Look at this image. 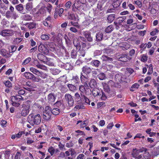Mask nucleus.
<instances>
[{"instance_id": "1", "label": "nucleus", "mask_w": 159, "mask_h": 159, "mask_svg": "<svg viewBox=\"0 0 159 159\" xmlns=\"http://www.w3.org/2000/svg\"><path fill=\"white\" fill-rule=\"evenodd\" d=\"M147 149L146 148H142L139 149H137L136 148H133L131 153L132 156L136 159H147L148 158V157L146 158L145 156L143 155L142 157V155H139L140 153L144 152H146Z\"/></svg>"}, {"instance_id": "2", "label": "nucleus", "mask_w": 159, "mask_h": 159, "mask_svg": "<svg viewBox=\"0 0 159 159\" xmlns=\"http://www.w3.org/2000/svg\"><path fill=\"white\" fill-rule=\"evenodd\" d=\"M75 100L77 102H82L85 101V103L89 105L90 104V101L89 99L84 94H81V96L77 92L75 94Z\"/></svg>"}, {"instance_id": "3", "label": "nucleus", "mask_w": 159, "mask_h": 159, "mask_svg": "<svg viewBox=\"0 0 159 159\" xmlns=\"http://www.w3.org/2000/svg\"><path fill=\"white\" fill-rule=\"evenodd\" d=\"M52 114L51 107L48 106L46 107L43 112V119L45 120H49L50 119Z\"/></svg>"}, {"instance_id": "4", "label": "nucleus", "mask_w": 159, "mask_h": 159, "mask_svg": "<svg viewBox=\"0 0 159 159\" xmlns=\"http://www.w3.org/2000/svg\"><path fill=\"white\" fill-rule=\"evenodd\" d=\"M79 89L80 91L83 94H84L87 95H89L91 93V90L87 84L84 85L80 86Z\"/></svg>"}, {"instance_id": "5", "label": "nucleus", "mask_w": 159, "mask_h": 159, "mask_svg": "<svg viewBox=\"0 0 159 159\" xmlns=\"http://www.w3.org/2000/svg\"><path fill=\"white\" fill-rule=\"evenodd\" d=\"M14 34L13 30L8 29L3 30L0 32V35L5 37L12 36Z\"/></svg>"}, {"instance_id": "6", "label": "nucleus", "mask_w": 159, "mask_h": 159, "mask_svg": "<svg viewBox=\"0 0 159 159\" xmlns=\"http://www.w3.org/2000/svg\"><path fill=\"white\" fill-rule=\"evenodd\" d=\"M117 58L119 61L126 62L130 61L132 58L128 54H122L119 55Z\"/></svg>"}, {"instance_id": "7", "label": "nucleus", "mask_w": 159, "mask_h": 159, "mask_svg": "<svg viewBox=\"0 0 159 159\" xmlns=\"http://www.w3.org/2000/svg\"><path fill=\"white\" fill-rule=\"evenodd\" d=\"M103 89L105 92L106 93V95H107V96H114L115 95V94L111 90L108 85L105 84L103 85Z\"/></svg>"}, {"instance_id": "8", "label": "nucleus", "mask_w": 159, "mask_h": 159, "mask_svg": "<svg viewBox=\"0 0 159 159\" xmlns=\"http://www.w3.org/2000/svg\"><path fill=\"white\" fill-rule=\"evenodd\" d=\"M65 97L69 106L70 107H72L74 104V100L71 95L69 94H66Z\"/></svg>"}, {"instance_id": "9", "label": "nucleus", "mask_w": 159, "mask_h": 159, "mask_svg": "<svg viewBox=\"0 0 159 159\" xmlns=\"http://www.w3.org/2000/svg\"><path fill=\"white\" fill-rule=\"evenodd\" d=\"M23 109L21 112V115L23 116H26L28 114L30 111V106L29 105L24 104L23 106Z\"/></svg>"}, {"instance_id": "10", "label": "nucleus", "mask_w": 159, "mask_h": 159, "mask_svg": "<svg viewBox=\"0 0 159 159\" xmlns=\"http://www.w3.org/2000/svg\"><path fill=\"white\" fill-rule=\"evenodd\" d=\"M91 93H92L93 95L96 98H100L101 95V91L97 88H94Z\"/></svg>"}, {"instance_id": "11", "label": "nucleus", "mask_w": 159, "mask_h": 159, "mask_svg": "<svg viewBox=\"0 0 159 159\" xmlns=\"http://www.w3.org/2000/svg\"><path fill=\"white\" fill-rule=\"evenodd\" d=\"M56 84L57 85V86L62 92L66 91L67 89L65 85L66 83H64V84H63V83H60L59 81H56Z\"/></svg>"}, {"instance_id": "12", "label": "nucleus", "mask_w": 159, "mask_h": 159, "mask_svg": "<svg viewBox=\"0 0 159 159\" xmlns=\"http://www.w3.org/2000/svg\"><path fill=\"white\" fill-rule=\"evenodd\" d=\"M23 100V97L19 95H16L15 96H12L11 97V102H19Z\"/></svg>"}, {"instance_id": "13", "label": "nucleus", "mask_w": 159, "mask_h": 159, "mask_svg": "<svg viewBox=\"0 0 159 159\" xmlns=\"http://www.w3.org/2000/svg\"><path fill=\"white\" fill-rule=\"evenodd\" d=\"M92 70L91 68L87 66H84L82 68V73L88 75L91 73Z\"/></svg>"}, {"instance_id": "14", "label": "nucleus", "mask_w": 159, "mask_h": 159, "mask_svg": "<svg viewBox=\"0 0 159 159\" xmlns=\"http://www.w3.org/2000/svg\"><path fill=\"white\" fill-rule=\"evenodd\" d=\"M0 54L1 55L6 57H9L11 56L10 52H9L5 49H1L0 50Z\"/></svg>"}, {"instance_id": "15", "label": "nucleus", "mask_w": 159, "mask_h": 159, "mask_svg": "<svg viewBox=\"0 0 159 159\" xmlns=\"http://www.w3.org/2000/svg\"><path fill=\"white\" fill-rule=\"evenodd\" d=\"M56 98L54 95L53 93H51L48 96V101L51 104H53L55 102Z\"/></svg>"}, {"instance_id": "16", "label": "nucleus", "mask_w": 159, "mask_h": 159, "mask_svg": "<svg viewBox=\"0 0 159 159\" xmlns=\"http://www.w3.org/2000/svg\"><path fill=\"white\" fill-rule=\"evenodd\" d=\"M83 34L88 41L90 42L92 41L93 39L91 36V33L89 31H84Z\"/></svg>"}, {"instance_id": "17", "label": "nucleus", "mask_w": 159, "mask_h": 159, "mask_svg": "<svg viewBox=\"0 0 159 159\" xmlns=\"http://www.w3.org/2000/svg\"><path fill=\"white\" fill-rule=\"evenodd\" d=\"M80 79L82 83L87 84L88 82V77L84 76L82 72L80 73Z\"/></svg>"}, {"instance_id": "18", "label": "nucleus", "mask_w": 159, "mask_h": 159, "mask_svg": "<svg viewBox=\"0 0 159 159\" xmlns=\"http://www.w3.org/2000/svg\"><path fill=\"white\" fill-rule=\"evenodd\" d=\"M48 50L46 46L44 44L40 43V52L44 54H47Z\"/></svg>"}, {"instance_id": "19", "label": "nucleus", "mask_w": 159, "mask_h": 159, "mask_svg": "<svg viewBox=\"0 0 159 159\" xmlns=\"http://www.w3.org/2000/svg\"><path fill=\"white\" fill-rule=\"evenodd\" d=\"M68 19L69 20H73L74 21H77L76 18L75 14L73 12H69L68 13Z\"/></svg>"}, {"instance_id": "20", "label": "nucleus", "mask_w": 159, "mask_h": 159, "mask_svg": "<svg viewBox=\"0 0 159 159\" xmlns=\"http://www.w3.org/2000/svg\"><path fill=\"white\" fill-rule=\"evenodd\" d=\"M46 8L45 6L42 7L40 8V18H42V19L43 20L44 19L43 18V17H44L45 16H46V13L47 12V10L46 9ZM41 18H40L41 19Z\"/></svg>"}, {"instance_id": "21", "label": "nucleus", "mask_w": 159, "mask_h": 159, "mask_svg": "<svg viewBox=\"0 0 159 159\" xmlns=\"http://www.w3.org/2000/svg\"><path fill=\"white\" fill-rule=\"evenodd\" d=\"M73 44L74 46L76 47V49L79 50L81 48L80 41L78 39H76L73 40Z\"/></svg>"}, {"instance_id": "22", "label": "nucleus", "mask_w": 159, "mask_h": 159, "mask_svg": "<svg viewBox=\"0 0 159 159\" xmlns=\"http://www.w3.org/2000/svg\"><path fill=\"white\" fill-rule=\"evenodd\" d=\"M55 105L57 107V108L59 109L60 110H63L64 109V104L61 101H57L55 104Z\"/></svg>"}, {"instance_id": "23", "label": "nucleus", "mask_w": 159, "mask_h": 159, "mask_svg": "<svg viewBox=\"0 0 159 159\" xmlns=\"http://www.w3.org/2000/svg\"><path fill=\"white\" fill-rule=\"evenodd\" d=\"M51 20V17L49 16L47 17H45L44 20L43 21V24L45 26H48L50 24Z\"/></svg>"}, {"instance_id": "24", "label": "nucleus", "mask_w": 159, "mask_h": 159, "mask_svg": "<svg viewBox=\"0 0 159 159\" xmlns=\"http://www.w3.org/2000/svg\"><path fill=\"white\" fill-rule=\"evenodd\" d=\"M67 77L66 75H64L62 76H61L58 79L57 81H59L60 83H63V84L67 82Z\"/></svg>"}, {"instance_id": "25", "label": "nucleus", "mask_w": 159, "mask_h": 159, "mask_svg": "<svg viewBox=\"0 0 159 159\" xmlns=\"http://www.w3.org/2000/svg\"><path fill=\"white\" fill-rule=\"evenodd\" d=\"M115 14H111L109 15L107 17V22L109 23H111L115 18Z\"/></svg>"}, {"instance_id": "26", "label": "nucleus", "mask_w": 159, "mask_h": 159, "mask_svg": "<svg viewBox=\"0 0 159 159\" xmlns=\"http://www.w3.org/2000/svg\"><path fill=\"white\" fill-rule=\"evenodd\" d=\"M103 37V34L99 32L96 34V40L97 41H101Z\"/></svg>"}, {"instance_id": "27", "label": "nucleus", "mask_w": 159, "mask_h": 159, "mask_svg": "<svg viewBox=\"0 0 159 159\" xmlns=\"http://www.w3.org/2000/svg\"><path fill=\"white\" fill-rule=\"evenodd\" d=\"M34 124L38 125L40 124V115L38 114L34 118Z\"/></svg>"}, {"instance_id": "28", "label": "nucleus", "mask_w": 159, "mask_h": 159, "mask_svg": "<svg viewBox=\"0 0 159 159\" xmlns=\"http://www.w3.org/2000/svg\"><path fill=\"white\" fill-rule=\"evenodd\" d=\"M89 84L91 88H95L97 86V82L95 80L92 79L90 80Z\"/></svg>"}, {"instance_id": "29", "label": "nucleus", "mask_w": 159, "mask_h": 159, "mask_svg": "<svg viewBox=\"0 0 159 159\" xmlns=\"http://www.w3.org/2000/svg\"><path fill=\"white\" fill-rule=\"evenodd\" d=\"M24 76L27 79H32L34 77V75L30 72H25L24 73Z\"/></svg>"}, {"instance_id": "30", "label": "nucleus", "mask_w": 159, "mask_h": 159, "mask_svg": "<svg viewBox=\"0 0 159 159\" xmlns=\"http://www.w3.org/2000/svg\"><path fill=\"white\" fill-rule=\"evenodd\" d=\"M100 63V61L97 60H93L90 63V64L96 67H98Z\"/></svg>"}, {"instance_id": "31", "label": "nucleus", "mask_w": 159, "mask_h": 159, "mask_svg": "<svg viewBox=\"0 0 159 159\" xmlns=\"http://www.w3.org/2000/svg\"><path fill=\"white\" fill-rule=\"evenodd\" d=\"M101 59L103 61H108L109 62H111L113 61V59L112 58L108 57L105 55L102 56L101 57Z\"/></svg>"}, {"instance_id": "32", "label": "nucleus", "mask_w": 159, "mask_h": 159, "mask_svg": "<svg viewBox=\"0 0 159 159\" xmlns=\"http://www.w3.org/2000/svg\"><path fill=\"white\" fill-rule=\"evenodd\" d=\"M139 86L140 85L138 84L135 83L132 85L129 90L131 92H134L135 89H138L139 87Z\"/></svg>"}, {"instance_id": "33", "label": "nucleus", "mask_w": 159, "mask_h": 159, "mask_svg": "<svg viewBox=\"0 0 159 159\" xmlns=\"http://www.w3.org/2000/svg\"><path fill=\"white\" fill-rule=\"evenodd\" d=\"M34 118L32 115H30L28 118V120L29 123L32 125L34 124Z\"/></svg>"}, {"instance_id": "34", "label": "nucleus", "mask_w": 159, "mask_h": 159, "mask_svg": "<svg viewBox=\"0 0 159 159\" xmlns=\"http://www.w3.org/2000/svg\"><path fill=\"white\" fill-rule=\"evenodd\" d=\"M72 80L73 81L75 84H78L80 83V79L78 75H76L73 76Z\"/></svg>"}, {"instance_id": "35", "label": "nucleus", "mask_w": 159, "mask_h": 159, "mask_svg": "<svg viewBox=\"0 0 159 159\" xmlns=\"http://www.w3.org/2000/svg\"><path fill=\"white\" fill-rule=\"evenodd\" d=\"M59 109L55 108H54L52 110H51L52 114L55 115H57L59 114L60 112Z\"/></svg>"}, {"instance_id": "36", "label": "nucleus", "mask_w": 159, "mask_h": 159, "mask_svg": "<svg viewBox=\"0 0 159 159\" xmlns=\"http://www.w3.org/2000/svg\"><path fill=\"white\" fill-rule=\"evenodd\" d=\"M113 26L112 25H110L105 29V31L107 33H110L113 30Z\"/></svg>"}, {"instance_id": "37", "label": "nucleus", "mask_w": 159, "mask_h": 159, "mask_svg": "<svg viewBox=\"0 0 159 159\" xmlns=\"http://www.w3.org/2000/svg\"><path fill=\"white\" fill-rule=\"evenodd\" d=\"M48 58L46 56L43 54H40V61L43 62L45 64L46 61H48Z\"/></svg>"}, {"instance_id": "38", "label": "nucleus", "mask_w": 159, "mask_h": 159, "mask_svg": "<svg viewBox=\"0 0 159 159\" xmlns=\"http://www.w3.org/2000/svg\"><path fill=\"white\" fill-rule=\"evenodd\" d=\"M67 86L69 90L72 91H74L76 90V87L74 85L71 84H68Z\"/></svg>"}, {"instance_id": "39", "label": "nucleus", "mask_w": 159, "mask_h": 159, "mask_svg": "<svg viewBox=\"0 0 159 159\" xmlns=\"http://www.w3.org/2000/svg\"><path fill=\"white\" fill-rule=\"evenodd\" d=\"M85 107L83 105H76L74 108V110L76 111L77 110L85 109Z\"/></svg>"}, {"instance_id": "40", "label": "nucleus", "mask_w": 159, "mask_h": 159, "mask_svg": "<svg viewBox=\"0 0 159 159\" xmlns=\"http://www.w3.org/2000/svg\"><path fill=\"white\" fill-rule=\"evenodd\" d=\"M71 57L73 59H76L77 57V52L75 49H73L71 52Z\"/></svg>"}, {"instance_id": "41", "label": "nucleus", "mask_w": 159, "mask_h": 159, "mask_svg": "<svg viewBox=\"0 0 159 159\" xmlns=\"http://www.w3.org/2000/svg\"><path fill=\"white\" fill-rule=\"evenodd\" d=\"M30 70L34 74L37 75H39L40 74V71L33 67H31L30 69Z\"/></svg>"}, {"instance_id": "42", "label": "nucleus", "mask_w": 159, "mask_h": 159, "mask_svg": "<svg viewBox=\"0 0 159 159\" xmlns=\"http://www.w3.org/2000/svg\"><path fill=\"white\" fill-rule=\"evenodd\" d=\"M32 7V4L31 2L28 3L26 5V9L28 11H30Z\"/></svg>"}, {"instance_id": "43", "label": "nucleus", "mask_w": 159, "mask_h": 159, "mask_svg": "<svg viewBox=\"0 0 159 159\" xmlns=\"http://www.w3.org/2000/svg\"><path fill=\"white\" fill-rule=\"evenodd\" d=\"M98 77L100 80H105L106 78L105 74L104 73H101L99 74L98 75Z\"/></svg>"}, {"instance_id": "44", "label": "nucleus", "mask_w": 159, "mask_h": 159, "mask_svg": "<svg viewBox=\"0 0 159 159\" xmlns=\"http://www.w3.org/2000/svg\"><path fill=\"white\" fill-rule=\"evenodd\" d=\"M23 39L21 38H17L15 39L14 41V43L15 44H19L22 40Z\"/></svg>"}, {"instance_id": "45", "label": "nucleus", "mask_w": 159, "mask_h": 159, "mask_svg": "<svg viewBox=\"0 0 159 159\" xmlns=\"http://www.w3.org/2000/svg\"><path fill=\"white\" fill-rule=\"evenodd\" d=\"M46 9L47 10L48 12L50 13L52 8V5L49 3L47 4V7H45Z\"/></svg>"}, {"instance_id": "46", "label": "nucleus", "mask_w": 159, "mask_h": 159, "mask_svg": "<svg viewBox=\"0 0 159 159\" xmlns=\"http://www.w3.org/2000/svg\"><path fill=\"white\" fill-rule=\"evenodd\" d=\"M49 35L42 34L40 36V38L44 40H47L49 39Z\"/></svg>"}, {"instance_id": "47", "label": "nucleus", "mask_w": 159, "mask_h": 159, "mask_svg": "<svg viewBox=\"0 0 159 159\" xmlns=\"http://www.w3.org/2000/svg\"><path fill=\"white\" fill-rule=\"evenodd\" d=\"M16 9L19 11H21L23 9V6L21 4H19L16 6Z\"/></svg>"}, {"instance_id": "48", "label": "nucleus", "mask_w": 159, "mask_h": 159, "mask_svg": "<svg viewBox=\"0 0 159 159\" xmlns=\"http://www.w3.org/2000/svg\"><path fill=\"white\" fill-rule=\"evenodd\" d=\"M121 75L120 74H116L115 77V78L117 82H120L121 80Z\"/></svg>"}, {"instance_id": "49", "label": "nucleus", "mask_w": 159, "mask_h": 159, "mask_svg": "<svg viewBox=\"0 0 159 159\" xmlns=\"http://www.w3.org/2000/svg\"><path fill=\"white\" fill-rule=\"evenodd\" d=\"M101 93L102 94V95L100 97L101 99L102 100H105L107 99V95H106V93L105 94L104 92H103L102 90L101 91Z\"/></svg>"}, {"instance_id": "50", "label": "nucleus", "mask_w": 159, "mask_h": 159, "mask_svg": "<svg viewBox=\"0 0 159 159\" xmlns=\"http://www.w3.org/2000/svg\"><path fill=\"white\" fill-rule=\"evenodd\" d=\"M55 151L54 148L52 146L49 147L48 149V152L50 153L51 156H52L54 154Z\"/></svg>"}, {"instance_id": "51", "label": "nucleus", "mask_w": 159, "mask_h": 159, "mask_svg": "<svg viewBox=\"0 0 159 159\" xmlns=\"http://www.w3.org/2000/svg\"><path fill=\"white\" fill-rule=\"evenodd\" d=\"M4 84L5 86L7 87L10 88L12 87V84L9 81L7 80L5 81Z\"/></svg>"}, {"instance_id": "52", "label": "nucleus", "mask_w": 159, "mask_h": 159, "mask_svg": "<svg viewBox=\"0 0 159 159\" xmlns=\"http://www.w3.org/2000/svg\"><path fill=\"white\" fill-rule=\"evenodd\" d=\"M10 27L11 28H15V30H17V32H18V30H20L18 27L16 25V24L12 23H11L10 25Z\"/></svg>"}, {"instance_id": "53", "label": "nucleus", "mask_w": 159, "mask_h": 159, "mask_svg": "<svg viewBox=\"0 0 159 159\" xmlns=\"http://www.w3.org/2000/svg\"><path fill=\"white\" fill-rule=\"evenodd\" d=\"M71 24L73 26L76 27L77 28H79L80 27V26L77 22H74L71 21L70 22Z\"/></svg>"}, {"instance_id": "54", "label": "nucleus", "mask_w": 159, "mask_h": 159, "mask_svg": "<svg viewBox=\"0 0 159 159\" xmlns=\"http://www.w3.org/2000/svg\"><path fill=\"white\" fill-rule=\"evenodd\" d=\"M72 5V3L70 1L67 2L65 5V7L67 9L70 8Z\"/></svg>"}, {"instance_id": "55", "label": "nucleus", "mask_w": 159, "mask_h": 159, "mask_svg": "<svg viewBox=\"0 0 159 159\" xmlns=\"http://www.w3.org/2000/svg\"><path fill=\"white\" fill-rule=\"evenodd\" d=\"M36 24L35 23L32 22L30 23L28 25V28L30 29H34L36 27Z\"/></svg>"}, {"instance_id": "56", "label": "nucleus", "mask_w": 159, "mask_h": 159, "mask_svg": "<svg viewBox=\"0 0 159 159\" xmlns=\"http://www.w3.org/2000/svg\"><path fill=\"white\" fill-rule=\"evenodd\" d=\"M64 67L66 70H70L72 69V66L69 63H67L64 65Z\"/></svg>"}, {"instance_id": "57", "label": "nucleus", "mask_w": 159, "mask_h": 159, "mask_svg": "<svg viewBox=\"0 0 159 159\" xmlns=\"http://www.w3.org/2000/svg\"><path fill=\"white\" fill-rule=\"evenodd\" d=\"M45 64L49 66H53L54 65V63L52 61V60L51 58H48V61H47Z\"/></svg>"}, {"instance_id": "58", "label": "nucleus", "mask_w": 159, "mask_h": 159, "mask_svg": "<svg viewBox=\"0 0 159 159\" xmlns=\"http://www.w3.org/2000/svg\"><path fill=\"white\" fill-rule=\"evenodd\" d=\"M52 72L53 75H57L58 74L60 71L57 69H54L52 70Z\"/></svg>"}, {"instance_id": "59", "label": "nucleus", "mask_w": 159, "mask_h": 159, "mask_svg": "<svg viewBox=\"0 0 159 159\" xmlns=\"http://www.w3.org/2000/svg\"><path fill=\"white\" fill-rule=\"evenodd\" d=\"M31 60V58L30 57H28L26 58L22 63V65L27 64Z\"/></svg>"}, {"instance_id": "60", "label": "nucleus", "mask_w": 159, "mask_h": 159, "mask_svg": "<svg viewBox=\"0 0 159 159\" xmlns=\"http://www.w3.org/2000/svg\"><path fill=\"white\" fill-rule=\"evenodd\" d=\"M120 3L118 1H116L112 3V5L114 8H116L119 7L120 5Z\"/></svg>"}, {"instance_id": "61", "label": "nucleus", "mask_w": 159, "mask_h": 159, "mask_svg": "<svg viewBox=\"0 0 159 159\" xmlns=\"http://www.w3.org/2000/svg\"><path fill=\"white\" fill-rule=\"evenodd\" d=\"M19 17L18 14L15 11L12 13L11 18L16 19Z\"/></svg>"}, {"instance_id": "62", "label": "nucleus", "mask_w": 159, "mask_h": 159, "mask_svg": "<svg viewBox=\"0 0 159 159\" xmlns=\"http://www.w3.org/2000/svg\"><path fill=\"white\" fill-rule=\"evenodd\" d=\"M159 31L157 28H156L154 30L150 32V34L152 36H154Z\"/></svg>"}, {"instance_id": "63", "label": "nucleus", "mask_w": 159, "mask_h": 159, "mask_svg": "<svg viewBox=\"0 0 159 159\" xmlns=\"http://www.w3.org/2000/svg\"><path fill=\"white\" fill-rule=\"evenodd\" d=\"M148 60V57L144 54H143L142 55L141 58V61L143 62H145L147 61Z\"/></svg>"}, {"instance_id": "64", "label": "nucleus", "mask_w": 159, "mask_h": 159, "mask_svg": "<svg viewBox=\"0 0 159 159\" xmlns=\"http://www.w3.org/2000/svg\"><path fill=\"white\" fill-rule=\"evenodd\" d=\"M105 102H98L97 104V108H100L102 106H104V107H105Z\"/></svg>"}]
</instances>
